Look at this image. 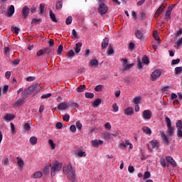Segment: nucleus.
<instances>
[{"label":"nucleus","instance_id":"obj_1","mask_svg":"<svg viewBox=\"0 0 182 182\" xmlns=\"http://www.w3.org/2000/svg\"><path fill=\"white\" fill-rule=\"evenodd\" d=\"M63 171L64 174L67 176L68 180L75 182V180L76 178V171L73 170V166H72V164H68L64 165L63 168Z\"/></svg>","mask_w":182,"mask_h":182},{"label":"nucleus","instance_id":"obj_2","mask_svg":"<svg viewBox=\"0 0 182 182\" xmlns=\"http://www.w3.org/2000/svg\"><path fill=\"white\" fill-rule=\"evenodd\" d=\"M62 167H63V164L58 162V161L53 162L50 165V173H51V176L55 177L56 176V173L58 171H60L62 170Z\"/></svg>","mask_w":182,"mask_h":182},{"label":"nucleus","instance_id":"obj_3","mask_svg":"<svg viewBox=\"0 0 182 182\" xmlns=\"http://www.w3.org/2000/svg\"><path fill=\"white\" fill-rule=\"evenodd\" d=\"M38 85H33L31 87H29L27 89H24V90L21 92V97L26 100L28 99V96L32 93V92H37L38 91Z\"/></svg>","mask_w":182,"mask_h":182},{"label":"nucleus","instance_id":"obj_4","mask_svg":"<svg viewBox=\"0 0 182 182\" xmlns=\"http://www.w3.org/2000/svg\"><path fill=\"white\" fill-rule=\"evenodd\" d=\"M161 76V70L156 69L154 70L151 74V80L155 82Z\"/></svg>","mask_w":182,"mask_h":182},{"label":"nucleus","instance_id":"obj_5","mask_svg":"<svg viewBox=\"0 0 182 182\" xmlns=\"http://www.w3.org/2000/svg\"><path fill=\"white\" fill-rule=\"evenodd\" d=\"M165 120L166 122V126L168 128V136H171L173 133H174V128L171 127V119H170L168 117H166Z\"/></svg>","mask_w":182,"mask_h":182},{"label":"nucleus","instance_id":"obj_6","mask_svg":"<svg viewBox=\"0 0 182 182\" xmlns=\"http://www.w3.org/2000/svg\"><path fill=\"white\" fill-rule=\"evenodd\" d=\"M151 117H153V113L151 112V110L149 109L144 110V112H142V118L144 119V120L145 121L150 120Z\"/></svg>","mask_w":182,"mask_h":182},{"label":"nucleus","instance_id":"obj_7","mask_svg":"<svg viewBox=\"0 0 182 182\" xmlns=\"http://www.w3.org/2000/svg\"><path fill=\"white\" fill-rule=\"evenodd\" d=\"M52 53L50 48H43L37 52V56H43L44 55H49Z\"/></svg>","mask_w":182,"mask_h":182},{"label":"nucleus","instance_id":"obj_8","mask_svg":"<svg viewBox=\"0 0 182 182\" xmlns=\"http://www.w3.org/2000/svg\"><path fill=\"white\" fill-rule=\"evenodd\" d=\"M107 10H108L107 6H106L105 3L100 4V6L98 8L99 14H100L101 15H105V14L107 12Z\"/></svg>","mask_w":182,"mask_h":182},{"label":"nucleus","instance_id":"obj_9","mask_svg":"<svg viewBox=\"0 0 182 182\" xmlns=\"http://www.w3.org/2000/svg\"><path fill=\"white\" fill-rule=\"evenodd\" d=\"M167 6V4H161L158 9L156 10V13H155V18H159V16H160V15H161V13L164 11V9H166V7Z\"/></svg>","mask_w":182,"mask_h":182},{"label":"nucleus","instance_id":"obj_10","mask_svg":"<svg viewBox=\"0 0 182 182\" xmlns=\"http://www.w3.org/2000/svg\"><path fill=\"white\" fill-rule=\"evenodd\" d=\"M30 11H31V9L28 8V6H23L22 9V11H21L23 14V18H28Z\"/></svg>","mask_w":182,"mask_h":182},{"label":"nucleus","instance_id":"obj_11","mask_svg":"<svg viewBox=\"0 0 182 182\" xmlns=\"http://www.w3.org/2000/svg\"><path fill=\"white\" fill-rule=\"evenodd\" d=\"M14 14H15V6H14V5H11L7 11L6 16L8 18H11Z\"/></svg>","mask_w":182,"mask_h":182},{"label":"nucleus","instance_id":"obj_12","mask_svg":"<svg viewBox=\"0 0 182 182\" xmlns=\"http://www.w3.org/2000/svg\"><path fill=\"white\" fill-rule=\"evenodd\" d=\"M166 161L170 163V164H171L172 166H173V167L177 166V163L176 162V161H174V159L171 156H166Z\"/></svg>","mask_w":182,"mask_h":182},{"label":"nucleus","instance_id":"obj_13","mask_svg":"<svg viewBox=\"0 0 182 182\" xmlns=\"http://www.w3.org/2000/svg\"><path fill=\"white\" fill-rule=\"evenodd\" d=\"M42 176H43L42 171H38L31 176V178H41Z\"/></svg>","mask_w":182,"mask_h":182},{"label":"nucleus","instance_id":"obj_14","mask_svg":"<svg viewBox=\"0 0 182 182\" xmlns=\"http://www.w3.org/2000/svg\"><path fill=\"white\" fill-rule=\"evenodd\" d=\"M16 160H17V164H18V167L20 168H23V166H25V162L23 161V159H22L19 157H17Z\"/></svg>","mask_w":182,"mask_h":182},{"label":"nucleus","instance_id":"obj_15","mask_svg":"<svg viewBox=\"0 0 182 182\" xmlns=\"http://www.w3.org/2000/svg\"><path fill=\"white\" fill-rule=\"evenodd\" d=\"M25 100H25V98H23V97H21V99H19L17 102H16L14 103V106H16V107L22 106V105H24V104H25Z\"/></svg>","mask_w":182,"mask_h":182},{"label":"nucleus","instance_id":"obj_16","mask_svg":"<svg viewBox=\"0 0 182 182\" xmlns=\"http://www.w3.org/2000/svg\"><path fill=\"white\" fill-rule=\"evenodd\" d=\"M58 110H66L68 109V104L66 103H60L58 105Z\"/></svg>","mask_w":182,"mask_h":182},{"label":"nucleus","instance_id":"obj_17","mask_svg":"<svg viewBox=\"0 0 182 182\" xmlns=\"http://www.w3.org/2000/svg\"><path fill=\"white\" fill-rule=\"evenodd\" d=\"M108 46H109V38H105L103 39V41L102 42V48L105 49V48H107Z\"/></svg>","mask_w":182,"mask_h":182},{"label":"nucleus","instance_id":"obj_18","mask_svg":"<svg viewBox=\"0 0 182 182\" xmlns=\"http://www.w3.org/2000/svg\"><path fill=\"white\" fill-rule=\"evenodd\" d=\"M15 119V116L12 114H6L4 116V119L6 120V122H11V120H14Z\"/></svg>","mask_w":182,"mask_h":182},{"label":"nucleus","instance_id":"obj_19","mask_svg":"<svg viewBox=\"0 0 182 182\" xmlns=\"http://www.w3.org/2000/svg\"><path fill=\"white\" fill-rule=\"evenodd\" d=\"M82 45L83 43L80 42H78L75 44V53H79V52H80Z\"/></svg>","mask_w":182,"mask_h":182},{"label":"nucleus","instance_id":"obj_20","mask_svg":"<svg viewBox=\"0 0 182 182\" xmlns=\"http://www.w3.org/2000/svg\"><path fill=\"white\" fill-rule=\"evenodd\" d=\"M124 114L127 116H132L133 114V108L132 107H127L125 110H124Z\"/></svg>","mask_w":182,"mask_h":182},{"label":"nucleus","instance_id":"obj_21","mask_svg":"<svg viewBox=\"0 0 182 182\" xmlns=\"http://www.w3.org/2000/svg\"><path fill=\"white\" fill-rule=\"evenodd\" d=\"M142 131L144 132V133H145V134H147L148 136H150V134H151V129L148 127H143Z\"/></svg>","mask_w":182,"mask_h":182},{"label":"nucleus","instance_id":"obj_22","mask_svg":"<svg viewBox=\"0 0 182 182\" xmlns=\"http://www.w3.org/2000/svg\"><path fill=\"white\" fill-rule=\"evenodd\" d=\"M75 156L77 157H86V152L82 151H77L75 152Z\"/></svg>","mask_w":182,"mask_h":182},{"label":"nucleus","instance_id":"obj_23","mask_svg":"<svg viewBox=\"0 0 182 182\" xmlns=\"http://www.w3.org/2000/svg\"><path fill=\"white\" fill-rule=\"evenodd\" d=\"M143 32H141V31L140 30H136L135 31V36L136 38H137V39H142L143 38Z\"/></svg>","mask_w":182,"mask_h":182},{"label":"nucleus","instance_id":"obj_24","mask_svg":"<svg viewBox=\"0 0 182 182\" xmlns=\"http://www.w3.org/2000/svg\"><path fill=\"white\" fill-rule=\"evenodd\" d=\"M112 134H110L109 132H105L102 134V136L104 137L105 140L107 141H109V140H112V138H110Z\"/></svg>","mask_w":182,"mask_h":182},{"label":"nucleus","instance_id":"obj_25","mask_svg":"<svg viewBox=\"0 0 182 182\" xmlns=\"http://www.w3.org/2000/svg\"><path fill=\"white\" fill-rule=\"evenodd\" d=\"M102 103V100L97 99L92 102V107H97V106H100Z\"/></svg>","mask_w":182,"mask_h":182},{"label":"nucleus","instance_id":"obj_26","mask_svg":"<svg viewBox=\"0 0 182 182\" xmlns=\"http://www.w3.org/2000/svg\"><path fill=\"white\" fill-rule=\"evenodd\" d=\"M30 143L32 146H35L38 143V138L36 136H31L30 138Z\"/></svg>","mask_w":182,"mask_h":182},{"label":"nucleus","instance_id":"obj_27","mask_svg":"<svg viewBox=\"0 0 182 182\" xmlns=\"http://www.w3.org/2000/svg\"><path fill=\"white\" fill-rule=\"evenodd\" d=\"M161 137L165 144H168V138H167L164 133H161Z\"/></svg>","mask_w":182,"mask_h":182},{"label":"nucleus","instance_id":"obj_28","mask_svg":"<svg viewBox=\"0 0 182 182\" xmlns=\"http://www.w3.org/2000/svg\"><path fill=\"white\" fill-rule=\"evenodd\" d=\"M50 18L52 22H58V20L56 19V15H55V14H53L51 10L50 11Z\"/></svg>","mask_w":182,"mask_h":182},{"label":"nucleus","instance_id":"obj_29","mask_svg":"<svg viewBox=\"0 0 182 182\" xmlns=\"http://www.w3.org/2000/svg\"><path fill=\"white\" fill-rule=\"evenodd\" d=\"M142 63L144 65H149L150 63V60H149V57H147V55H144L142 58Z\"/></svg>","mask_w":182,"mask_h":182},{"label":"nucleus","instance_id":"obj_30","mask_svg":"<svg viewBox=\"0 0 182 182\" xmlns=\"http://www.w3.org/2000/svg\"><path fill=\"white\" fill-rule=\"evenodd\" d=\"M44 9H45V4H43V3L40 4V7L38 9L39 15H42V14H43Z\"/></svg>","mask_w":182,"mask_h":182},{"label":"nucleus","instance_id":"obj_31","mask_svg":"<svg viewBox=\"0 0 182 182\" xmlns=\"http://www.w3.org/2000/svg\"><path fill=\"white\" fill-rule=\"evenodd\" d=\"M136 63L139 70H141V69H143V63H141V60H140L139 58H137Z\"/></svg>","mask_w":182,"mask_h":182},{"label":"nucleus","instance_id":"obj_32","mask_svg":"<svg viewBox=\"0 0 182 182\" xmlns=\"http://www.w3.org/2000/svg\"><path fill=\"white\" fill-rule=\"evenodd\" d=\"M43 173L45 174V176H48V174H49L50 173L49 166L46 165L44 166L43 169Z\"/></svg>","mask_w":182,"mask_h":182},{"label":"nucleus","instance_id":"obj_33","mask_svg":"<svg viewBox=\"0 0 182 182\" xmlns=\"http://www.w3.org/2000/svg\"><path fill=\"white\" fill-rule=\"evenodd\" d=\"M84 90H86V86L85 85H80L77 88V92L78 93H82V92H83Z\"/></svg>","mask_w":182,"mask_h":182},{"label":"nucleus","instance_id":"obj_34","mask_svg":"<svg viewBox=\"0 0 182 182\" xmlns=\"http://www.w3.org/2000/svg\"><path fill=\"white\" fill-rule=\"evenodd\" d=\"M134 63H132V64H127L123 66V70H129L130 69H132L134 66Z\"/></svg>","mask_w":182,"mask_h":182},{"label":"nucleus","instance_id":"obj_35","mask_svg":"<svg viewBox=\"0 0 182 182\" xmlns=\"http://www.w3.org/2000/svg\"><path fill=\"white\" fill-rule=\"evenodd\" d=\"M48 144H50L51 150H55V149L56 147V144H55L53 142V140L49 139L48 140Z\"/></svg>","mask_w":182,"mask_h":182},{"label":"nucleus","instance_id":"obj_36","mask_svg":"<svg viewBox=\"0 0 182 182\" xmlns=\"http://www.w3.org/2000/svg\"><path fill=\"white\" fill-rule=\"evenodd\" d=\"M118 147L119 148V149H121V150H124V149H126V147H127V146L126 145V144H124V141H119V146H118Z\"/></svg>","mask_w":182,"mask_h":182},{"label":"nucleus","instance_id":"obj_37","mask_svg":"<svg viewBox=\"0 0 182 182\" xmlns=\"http://www.w3.org/2000/svg\"><path fill=\"white\" fill-rule=\"evenodd\" d=\"M91 146L92 147H96V148L99 147V141H97V139L91 141Z\"/></svg>","mask_w":182,"mask_h":182},{"label":"nucleus","instance_id":"obj_38","mask_svg":"<svg viewBox=\"0 0 182 182\" xmlns=\"http://www.w3.org/2000/svg\"><path fill=\"white\" fill-rule=\"evenodd\" d=\"M153 36L155 41H157L159 43H160V37L159 36V33H157V31H154Z\"/></svg>","mask_w":182,"mask_h":182},{"label":"nucleus","instance_id":"obj_39","mask_svg":"<svg viewBox=\"0 0 182 182\" xmlns=\"http://www.w3.org/2000/svg\"><path fill=\"white\" fill-rule=\"evenodd\" d=\"M140 102H141V97H136L133 100V102L134 103V105H139Z\"/></svg>","mask_w":182,"mask_h":182},{"label":"nucleus","instance_id":"obj_40","mask_svg":"<svg viewBox=\"0 0 182 182\" xmlns=\"http://www.w3.org/2000/svg\"><path fill=\"white\" fill-rule=\"evenodd\" d=\"M62 6H63L62 0H58V2L55 5L56 9H62Z\"/></svg>","mask_w":182,"mask_h":182},{"label":"nucleus","instance_id":"obj_41","mask_svg":"<svg viewBox=\"0 0 182 182\" xmlns=\"http://www.w3.org/2000/svg\"><path fill=\"white\" fill-rule=\"evenodd\" d=\"M42 20L41 18H33L31 23H33V25H38V23H41Z\"/></svg>","mask_w":182,"mask_h":182},{"label":"nucleus","instance_id":"obj_42","mask_svg":"<svg viewBox=\"0 0 182 182\" xmlns=\"http://www.w3.org/2000/svg\"><path fill=\"white\" fill-rule=\"evenodd\" d=\"M85 97L87 99H93V97H95V94L92 92H87L85 93Z\"/></svg>","mask_w":182,"mask_h":182},{"label":"nucleus","instance_id":"obj_43","mask_svg":"<svg viewBox=\"0 0 182 182\" xmlns=\"http://www.w3.org/2000/svg\"><path fill=\"white\" fill-rule=\"evenodd\" d=\"M152 149H158L159 146H157V140H153L150 141Z\"/></svg>","mask_w":182,"mask_h":182},{"label":"nucleus","instance_id":"obj_44","mask_svg":"<svg viewBox=\"0 0 182 182\" xmlns=\"http://www.w3.org/2000/svg\"><path fill=\"white\" fill-rule=\"evenodd\" d=\"M95 92H102L103 90V85H98L95 87Z\"/></svg>","mask_w":182,"mask_h":182},{"label":"nucleus","instance_id":"obj_45","mask_svg":"<svg viewBox=\"0 0 182 182\" xmlns=\"http://www.w3.org/2000/svg\"><path fill=\"white\" fill-rule=\"evenodd\" d=\"M114 53V50H113V48H112V46H109L107 49V54L108 55H113Z\"/></svg>","mask_w":182,"mask_h":182},{"label":"nucleus","instance_id":"obj_46","mask_svg":"<svg viewBox=\"0 0 182 182\" xmlns=\"http://www.w3.org/2000/svg\"><path fill=\"white\" fill-rule=\"evenodd\" d=\"M11 52V48L9 47H5L4 49V55H9Z\"/></svg>","mask_w":182,"mask_h":182},{"label":"nucleus","instance_id":"obj_47","mask_svg":"<svg viewBox=\"0 0 182 182\" xmlns=\"http://www.w3.org/2000/svg\"><path fill=\"white\" fill-rule=\"evenodd\" d=\"M63 51V46L60 45L58 48L57 50V53L58 55H60L62 53V52Z\"/></svg>","mask_w":182,"mask_h":182},{"label":"nucleus","instance_id":"obj_48","mask_svg":"<svg viewBox=\"0 0 182 182\" xmlns=\"http://www.w3.org/2000/svg\"><path fill=\"white\" fill-rule=\"evenodd\" d=\"M72 38L73 39H77V32H76V30L75 29L72 31Z\"/></svg>","mask_w":182,"mask_h":182},{"label":"nucleus","instance_id":"obj_49","mask_svg":"<svg viewBox=\"0 0 182 182\" xmlns=\"http://www.w3.org/2000/svg\"><path fill=\"white\" fill-rule=\"evenodd\" d=\"M90 65L91 66H97V65H99V61H97V60H92L90 61Z\"/></svg>","mask_w":182,"mask_h":182},{"label":"nucleus","instance_id":"obj_50","mask_svg":"<svg viewBox=\"0 0 182 182\" xmlns=\"http://www.w3.org/2000/svg\"><path fill=\"white\" fill-rule=\"evenodd\" d=\"M182 72V67H176L175 68V74L178 75V73H181Z\"/></svg>","mask_w":182,"mask_h":182},{"label":"nucleus","instance_id":"obj_51","mask_svg":"<svg viewBox=\"0 0 182 182\" xmlns=\"http://www.w3.org/2000/svg\"><path fill=\"white\" fill-rule=\"evenodd\" d=\"M11 31L12 32H14V33H16V35H18V33H19V28L18 27H11Z\"/></svg>","mask_w":182,"mask_h":182},{"label":"nucleus","instance_id":"obj_52","mask_svg":"<svg viewBox=\"0 0 182 182\" xmlns=\"http://www.w3.org/2000/svg\"><path fill=\"white\" fill-rule=\"evenodd\" d=\"M9 89V86L4 85V87L1 90L3 95H5L6 93V92H8Z\"/></svg>","mask_w":182,"mask_h":182},{"label":"nucleus","instance_id":"obj_53","mask_svg":"<svg viewBox=\"0 0 182 182\" xmlns=\"http://www.w3.org/2000/svg\"><path fill=\"white\" fill-rule=\"evenodd\" d=\"M75 126L78 130H82V123H80V121H77L75 124Z\"/></svg>","mask_w":182,"mask_h":182},{"label":"nucleus","instance_id":"obj_54","mask_svg":"<svg viewBox=\"0 0 182 182\" xmlns=\"http://www.w3.org/2000/svg\"><path fill=\"white\" fill-rule=\"evenodd\" d=\"M72 21H73L72 16H68L65 20L66 25H70V23H72Z\"/></svg>","mask_w":182,"mask_h":182},{"label":"nucleus","instance_id":"obj_55","mask_svg":"<svg viewBox=\"0 0 182 182\" xmlns=\"http://www.w3.org/2000/svg\"><path fill=\"white\" fill-rule=\"evenodd\" d=\"M67 56L68 58H73V56H75V51H73V50H70Z\"/></svg>","mask_w":182,"mask_h":182},{"label":"nucleus","instance_id":"obj_56","mask_svg":"<svg viewBox=\"0 0 182 182\" xmlns=\"http://www.w3.org/2000/svg\"><path fill=\"white\" fill-rule=\"evenodd\" d=\"M24 130L25 132H29L31 130V124H29L28 123L25 124Z\"/></svg>","mask_w":182,"mask_h":182},{"label":"nucleus","instance_id":"obj_57","mask_svg":"<svg viewBox=\"0 0 182 182\" xmlns=\"http://www.w3.org/2000/svg\"><path fill=\"white\" fill-rule=\"evenodd\" d=\"M176 127L179 129L180 130H182V121L178 120V122L176 123Z\"/></svg>","mask_w":182,"mask_h":182},{"label":"nucleus","instance_id":"obj_58","mask_svg":"<svg viewBox=\"0 0 182 182\" xmlns=\"http://www.w3.org/2000/svg\"><path fill=\"white\" fill-rule=\"evenodd\" d=\"M70 119V116L69 115V114H65L64 116H63V120L64 122H69Z\"/></svg>","mask_w":182,"mask_h":182},{"label":"nucleus","instance_id":"obj_59","mask_svg":"<svg viewBox=\"0 0 182 182\" xmlns=\"http://www.w3.org/2000/svg\"><path fill=\"white\" fill-rule=\"evenodd\" d=\"M177 137L178 139H182V131L180 129H177Z\"/></svg>","mask_w":182,"mask_h":182},{"label":"nucleus","instance_id":"obj_60","mask_svg":"<svg viewBox=\"0 0 182 182\" xmlns=\"http://www.w3.org/2000/svg\"><path fill=\"white\" fill-rule=\"evenodd\" d=\"M147 178H150V172L146 171L144 175V180H147Z\"/></svg>","mask_w":182,"mask_h":182},{"label":"nucleus","instance_id":"obj_61","mask_svg":"<svg viewBox=\"0 0 182 182\" xmlns=\"http://www.w3.org/2000/svg\"><path fill=\"white\" fill-rule=\"evenodd\" d=\"M52 96L51 93L44 94L41 96V99H48Z\"/></svg>","mask_w":182,"mask_h":182},{"label":"nucleus","instance_id":"obj_62","mask_svg":"<svg viewBox=\"0 0 182 182\" xmlns=\"http://www.w3.org/2000/svg\"><path fill=\"white\" fill-rule=\"evenodd\" d=\"M70 132H71L72 133H76V126L71 125L70 127Z\"/></svg>","mask_w":182,"mask_h":182},{"label":"nucleus","instance_id":"obj_63","mask_svg":"<svg viewBox=\"0 0 182 182\" xmlns=\"http://www.w3.org/2000/svg\"><path fill=\"white\" fill-rule=\"evenodd\" d=\"M125 144H126V146H129L130 149H133V144H132L130 141L126 140Z\"/></svg>","mask_w":182,"mask_h":182},{"label":"nucleus","instance_id":"obj_64","mask_svg":"<svg viewBox=\"0 0 182 182\" xmlns=\"http://www.w3.org/2000/svg\"><path fill=\"white\" fill-rule=\"evenodd\" d=\"M160 163H161V166H162V167H166V159H160Z\"/></svg>","mask_w":182,"mask_h":182}]
</instances>
